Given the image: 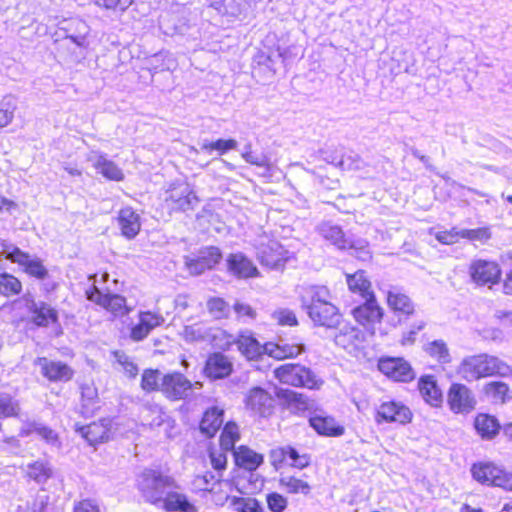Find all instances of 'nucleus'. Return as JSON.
<instances>
[{"instance_id": "a19ab883", "label": "nucleus", "mask_w": 512, "mask_h": 512, "mask_svg": "<svg viewBox=\"0 0 512 512\" xmlns=\"http://www.w3.org/2000/svg\"><path fill=\"white\" fill-rule=\"evenodd\" d=\"M161 504L166 512H197V508L187 497L178 492H168Z\"/></svg>"}, {"instance_id": "58836bf2", "label": "nucleus", "mask_w": 512, "mask_h": 512, "mask_svg": "<svg viewBox=\"0 0 512 512\" xmlns=\"http://www.w3.org/2000/svg\"><path fill=\"white\" fill-rule=\"evenodd\" d=\"M279 485L287 494L309 496L312 492V485L306 475L301 477L296 475L281 476L279 478Z\"/></svg>"}, {"instance_id": "774afa93", "label": "nucleus", "mask_w": 512, "mask_h": 512, "mask_svg": "<svg viewBox=\"0 0 512 512\" xmlns=\"http://www.w3.org/2000/svg\"><path fill=\"white\" fill-rule=\"evenodd\" d=\"M98 6L105 9H126L132 2V0H94Z\"/></svg>"}, {"instance_id": "79ce46f5", "label": "nucleus", "mask_w": 512, "mask_h": 512, "mask_svg": "<svg viewBox=\"0 0 512 512\" xmlns=\"http://www.w3.org/2000/svg\"><path fill=\"white\" fill-rule=\"evenodd\" d=\"M241 439V429L237 422L227 421L219 435V446L223 450L234 451L236 443Z\"/></svg>"}, {"instance_id": "dca6fc26", "label": "nucleus", "mask_w": 512, "mask_h": 512, "mask_svg": "<svg viewBox=\"0 0 512 512\" xmlns=\"http://www.w3.org/2000/svg\"><path fill=\"white\" fill-rule=\"evenodd\" d=\"M446 403L453 414H468L475 410L477 400L466 384L452 382L446 392Z\"/></svg>"}, {"instance_id": "39448f33", "label": "nucleus", "mask_w": 512, "mask_h": 512, "mask_svg": "<svg viewBox=\"0 0 512 512\" xmlns=\"http://www.w3.org/2000/svg\"><path fill=\"white\" fill-rule=\"evenodd\" d=\"M472 478L488 487L512 491V472L494 461H478L471 465Z\"/></svg>"}, {"instance_id": "f8f14e48", "label": "nucleus", "mask_w": 512, "mask_h": 512, "mask_svg": "<svg viewBox=\"0 0 512 512\" xmlns=\"http://www.w3.org/2000/svg\"><path fill=\"white\" fill-rule=\"evenodd\" d=\"M269 460L271 466L276 470H282L290 467L297 470H303L312 463V457L308 453H300L292 445L277 446L269 451Z\"/></svg>"}, {"instance_id": "4468645a", "label": "nucleus", "mask_w": 512, "mask_h": 512, "mask_svg": "<svg viewBox=\"0 0 512 512\" xmlns=\"http://www.w3.org/2000/svg\"><path fill=\"white\" fill-rule=\"evenodd\" d=\"M374 420L377 424L407 425L413 420V412L401 401L387 400L376 407Z\"/></svg>"}, {"instance_id": "5701e85b", "label": "nucleus", "mask_w": 512, "mask_h": 512, "mask_svg": "<svg viewBox=\"0 0 512 512\" xmlns=\"http://www.w3.org/2000/svg\"><path fill=\"white\" fill-rule=\"evenodd\" d=\"M233 372L231 359L223 352L210 353L203 366V374L210 380H220L229 377Z\"/></svg>"}, {"instance_id": "5fc2aeb1", "label": "nucleus", "mask_w": 512, "mask_h": 512, "mask_svg": "<svg viewBox=\"0 0 512 512\" xmlns=\"http://www.w3.org/2000/svg\"><path fill=\"white\" fill-rule=\"evenodd\" d=\"M210 6L223 15H234L240 11L241 3L237 0H211Z\"/></svg>"}, {"instance_id": "c85d7f7f", "label": "nucleus", "mask_w": 512, "mask_h": 512, "mask_svg": "<svg viewBox=\"0 0 512 512\" xmlns=\"http://www.w3.org/2000/svg\"><path fill=\"white\" fill-rule=\"evenodd\" d=\"M305 351L301 341L293 343L265 342V354L276 361L295 359Z\"/></svg>"}, {"instance_id": "69168bd1", "label": "nucleus", "mask_w": 512, "mask_h": 512, "mask_svg": "<svg viewBox=\"0 0 512 512\" xmlns=\"http://www.w3.org/2000/svg\"><path fill=\"white\" fill-rule=\"evenodd\" d=\"M72 512H101V509L95 500L85 498L74 503Z\"/></svg>"}, {"instance_id": "7c9ffc66", "label": "nucleus", "mask_w": 512, "mask_h": 512, "mask_svg": "<svg viewBox=\"0 0 512 512\" xmlns=\"http://www.w3.org/2000/svg\"><path fill=\"white\" fill-rule=\"evenodd\" d=\"M345 280L348 290L352 294H356L363 299L370 298L371 295L376 296L372 282L365 270L359 269L353 273H346Z\"/></svg>"}, {"instance_id": "603ef678", "label": "nucleus", "mask_w": 512, "mask_h": 512, "mask_svg": "<svg viewBox=\"0 0 512 512\" xmlns=\"http://www.w3.org/2000/svg\"><path fill=\"white\" fill-rule=\"evenodd\" d=\"M462 239L472 242L484 243L491 238V231L489 227H478L474 229L461 230Z\"/></svg>"}, {"instance_id": "f3484780", "label": "nucleus", "mask_w": 512, "mask_h": 512, "mask_svg": "<svg viewBox=\"0 0 512 512\" xmlns=\"http://www.w3.org/2000/svg\"><path fill=\"white\" fill-rule=\"evenodd\" d=\"M222 252L216 246L201 247L195 256H187L184 259L186 270L192 276H199L216 268L222 260Z\"/></svg>"}, {"instance_id": "2eb2a0df", "label": "nucleus", "mask_w": 512, "mask_h": 512, "mask_svg": "<svg viewBox=\"0 0 512 512\" xmlns=\"http://www.w3.org/2000/svg\"><path fill=\"white\" fill-rule=\"evenodd\" d=\"M226 338L225 347L231 348L236 345L239 353L247 361H259L265 354V343L261 344L255 335L248 330L238 332L236 337L232 334H222Z\"/></svg>"}, {"instance_id": "864d4df0", "label": "nucleus", "mask_w": 512, "mask_h": 512, "mask_svg": "<svg viewBox=\"0 0 512 512\" xmlns=\"http://www.w3.org/2000/svg\"><path fill=\"white\" fill-rule=\"evenodd\" d=\"M220 479H216L215 475L211 472H205L202 475H197L193 479V485L198 492H211L212 485L219 483Z\"/></svg>"}, {"instance_id": "6e6552de", "label": "nucleus", "mask_w": 512, "mask_h": 512, "mask_svg": "<svg viewBox=\"0 0 512 512\" xmlns=\"http://www.w3.org/2000/svg\"><path fill=\"white\" fill-rule=\"evenodd\" d=\"M85 297L113 318H123L132 311L125 296L109 291L103 292L94 284L85 290Z\"/></svg>"}, {"instance_id": "0e129e2a", "label": "nucleus", "mask_w": 512, "mask_h": 512, "mask_svg": "<svg viewBox=\"0 0 512 512\" xmlns=\"http://www.w3.org/2000/svg\"><path fill=\"white\" fill-rule=\"evenodd\" d=\"M322 231L324 237L335 245H342L346 241L342 229L338 226H327L324 227Z\"/></svg>"}, {"instance_id": "20e7f679", "label": "nucleus", "mask_w": 512, "mask_h": 512, "mask_svg": "<svg viewBox=\"0 0 512 512\" xmlns=\"http://www.w3.org/2000/svg\"><path fill=\"white\" fill-rule=\"evenodd\" d=\"M173 476L159 467L145 468L137 478L136 487L146 503L154 506L161 504L166 496V490L176 487Z\"/></svg>"}, {"instance_id": "ea45409f", "label": "nucleus", "mask_w": 512, "mask_h": 512, "mask_svg": "<svg viewBox=\"0 0 512 512\" xmlns=\"http://www.w3.org/2000/svg\"><path fill=\"white\" fill-rule=\"evenodd\" d=\"M205 310L213 321L228 320L231 316V305L221 296L208 297L205 302Z\"/></svg>"}, {"instance_id": "2f4dec72", "label": "nucleus", "mask_w": 512, "mask_h": 512, "mask_svg": "<svg viewBox=\"0 0 512 512\" xmlns=\"http://www.w3.org/2000/svg\"><path fill=\"white\" fill-rule=\"evenodd\" d=\"M473 427L483 440L494 439L501 430V424L496 416L489 413H478L473 419Z\"/></svg>"}, {"instance_id": "13d9d810", "label": "nucleus", "mask_w": 512, "mask_h": 512, "mask_svg": "<svg viewBox=\"0 0 512 512\" xmlns=\"http://www.w3.org/2000/svg\"><path fill=\"white\" fill-rule=\"evenodd\" d=\"M273 319L276 320L280 326H297L298 320L295 313L289 309H279L272 314Z\"/></svg>"}, {"instance_id": "6e6d98bb", "label": "nucleus", "mask_w": 512, "mask_h": 512, "mask_svg": "<svg viewBox=\"0 0 512 512\" xmlns=\"http://www.w3.org/2000/svg\"><path fill=\"white\" fill-rule=\"evenodd\" d=\"M265 499L271 512H284L288 507L287 498L278 492L268 493Z\"/></svg>"}, {"instance_id": "e2e57ef3", "label": "nucleus", "mask_w": 512, "mask_h": 512, "mask_svg": "<svg viewBox=\"0 0 512 512\" xmlns=\"http://www.w3.org/2000/svg\"><path fill=\"white\" fill-rule=\"evenodd\" d=\"M117 363L122 367L128 378H135L138 375V366L124 353H116Z\"/></svg>"}, {"instance_id": "6ab92c4d", "label": "nucleus", "mask_w": 512, "mask_h": 512, "mask_svg": "<svg viewBox=\"0 0 512 512\" xmlns=\"http://www.w3.org/2000/svg\"><path fill=\"white\" fill-rule=\"evenodd\" d=\"M377 366L383 375L395 382L407 383L415 378L411 365L400 357H382Z\"/></svg>"}, {"instance_id": "aec40b11", "label": "nucleus", "mask_w": 512, "mask_h": 512, "mask_svg": "<svg viewBox=\"0 0 512 512\" xmlns=\"http://www.w3.org/2000/svg\"><path fill=\"white\" fill-rule=\"evenodd\" d=\"M275 397L281 408L292 415H302L312 407V401L308 396L290 388H278Z\"/></svg>"}, {"instance_id": "f704fd0d", "label": "nucleus", "mask_w": 512, "mask_h": 512, "mask_svg": "<svg viewBox=\"0 0 512 512\" xmlns=\"http://www.w3.org/2000/svg\"><path fill=\"white\" fill-rule=\"evenodd\" d=\"M234 463L237 467L252 472L258 469L264 461L262 454L257 453L246 445L238 446L232 452Z\"/></svg>"}, {"instance_id": "4c0bfd02", "label": "nucleus", "mask_w": 512, "mask_h": 512, "mask_svg": "<svg viewBox=\"0 0 512 512\" xmlns=\"http://www.w3.org/2000/svg\"><path fill=\"white\" fill-rule=\"evenodd\" d=\"M80 408L84 416H90L100 408L98 390L93 382L80 385Z\"/></svg>"}, {"instance_id": "338daca9", "label": "nucleus", "mask_w": 512, "mask_h": 512, "mask_svg": "<svg viewBox=\"0 0 512 512\" xmlns=\"http://www.w3.org/2000/svg\"><path fill=\"white\" fill-rule=\"evenodd\" d=\"M243 159L250 165L257 167H264L267 171H271L272 165L267 157H257L251 151H246L242 154Z\"/></svg>"}, {"instance_id": "8fccbe9b", "label": "nucleus", "mask_w": 512, "mask_h": 512, "mask_svg": "<svg viewBox=\"0 0 512 512\" xmlns=\"http://www.w3.org/2000/svg\"><path fill=\"white\" fill-rule=\"evenodd\" d=\"M207 452L211 466L216 472L222 473L227 469V453L229 452L228 450H223L221 447L216 448L215 446L211 445L208 447Z\"/></svg>"}, {"instance_id": "1a4fd4ad", "label": "nucleus", "mask_w": 512, "mask_h": 512, "mask_svg": "<svg viewBox=\"0 0 512 512\" xmlns=\"http://www.w3.org/2000/svg\"><path fill=\"white\" fill-rule=\"evenodd\" d=\"M199 202L196 193L188 185L172 184L165 190L162 207L168 214L186 213Z\"/></svg>"}, {"instance_id": "72a5a7b5", "label": "nucleus", "mask_w": 512, "mask_h": 512, "mask_svg": "<svg viewBox=\"0 0 512 512\" xmlns=\"http://www.w3.org/2000/svg\"><path fill=\"white\" fill-rule=\"evenodd\" d=\"M386 302L390 310L400 318H409L416 312L411 298L400 291H388Z\"/></svg>"}, {"instance_id": "7ed1b4c3", "label": "nucleus", "mask_w": 512, "mask_h": 512, "mask_svg": "<svg viewBox=\"0 0 512 512\" xmlns=\"http://www.w3.org/2000/svg\"><path fill=\"white\" fill-rule=\"evenodd\" d=\"M456 372L466 381L510 378L512 377V366L496 355L481 352L463 357Z\"/></svg>"}, {"instance_id": "ddd939ff", "label": "nucleus", "mask_w": 512, "mask_h": 512, "mask_svg": "<svg viewBox=\"0 0 512 512\" xmlns=\"http://www.w3.org/2000/svg\"><path fill=\"white\" fill-rule=\"evenodd\" d=\"M192 390V381L180 371H170L161 377L160 393L170 402L186 400Z\"/></svg>"}, {"instance_id": "09e8293b", "label": "nucleus", "mask_w": 512, "mask_h": 512, "mask_svg": "<svg viewBox=\"0 0 512 512\" xmlns=\"http://www.w3.org/2000/svg\"><path fill=\"white\" fill-rule=\"evenodd\" d=\"M238 143L235 139H217L215 141L204 142L201 145L202 151L210 154L216 151L219 155H224L228 151L236 149Z\"/></svg>"}, {"instance_id": "4be33fe9", "label": "nucleus", "mask_w": 512, "mask_h": 512, "mask_svg": "<svg viewBox=\"0 0 512 512\" xmlns=\"http://www.w3.org/2000/svg\"><path fill=\"white\" fill-rule=\"evenodd\" d=\"M164 322L163 316L156 311H140L137 315V323L130 327L129 336L134 342H140Z\"/></svg>"}, {"instance_id": "9b49d317", "label": "nucleus", "mask_w": 512, "mask_h": 512, "mask_svg": "<svg viewBox=\"0 0 512 512\" xmlns=\"http://www.w3.org/2000/svg\"><path fill=\"white\" fill-rule=\"evenodd\" d=\"M471 281L477 287L492 289L502 282L503 272L500 264L495 260L475 259L468 266Z\"/></svg>"}, {"instance_id": "9d476101", "label": "nucleus", "mask_w": 512, "mask_h": 512, "mask_svg": "<svg viewBox=\"0 0 512 512\" xmlns=\"http://www.w3.org/2000/svg\"><path fill=\"white\" fill-rule=\"evenodd\" d=\"M244 408L253 416L271 418L276 411V400L268 389L256 385L250 387L243 397Z\"/></svg>"}, {"instance_id": "4d7b16f0", "label": "nucleus", "mask_w": 512, "mask_h": 512, "mask_svg": "<svg viewBox=\"0 0 512 512\" xmlns=\"http://www.w3.org/2000/svg\"><path fill=\"white\" fill-rule=\"evenodd\" d=\"M232 310L238 320H254L257 317V311L251 305L239 301L231 305Z\"/></svg>"}, {"instance_id": "393cba45", "label": "nucleus", "mask_w": 512, "mask_h": 512, "mask_svg": "<svg viewBox=\"0 0 512 512\" xmlns=\"http://www.w3.org/2000/svg\"><path fill=\"white\" fill-rule=\"evenodd\" d=\"M289 259V251L277 240H269L259 251L260 263L271 269L284 266Z\"/></svg>"}, {"instance_id": "a18cd8bd", "label": "nucleus", "mask_w": 512, "mask_h": 512, "mask_svg": "<svg viewBox=\"0 0 512 512\" xmlns=\"http://www.w3.org/2000/svg\"><path fill=\"white\" fill-rule=\"evenodd\" d=\"M162 375L158 369H144L140 381L141 389L146 393L160 392Z\"/></svg>"}, {"instance_id": "cd10ccee", "label": "nucleus", "mask_w": 512, "mask_h": 512, "mask_svg": "<svg viewBox=\"0 0 512 512\" xmlns=\"http://www.w3.org/2000/svg\"><path fill=\"white\" fill-rule=\"evenodd\" d=\"M225 410L220 406H210L206 408L198 424L199 431L206 438L215 437L221 427H223Z\"/></svg>"}, {"instance_id": "052dcab7", "label": "nucleus", "mask_w": 512, "mask_h": 512, "mask_svg": "<svg viewBox=\"0 0 512 512\" xmlns=\"http://www.w3.org/2000/svg\"><path fill=\"white\" fill-rule=\"evenodd\" d=\"M435 239L443 245L455 244L462 239L461 230L451 228L450 230L438 231L435 234Z\"/></svg>"}, {"instance_id": "423d86ee", "label": "nucleus", "mask_w": 512, "mask_h": 512, "mask_svg": "<svg viewBox=\"0 0 512 512\" xmlns=\"http://www.w3.org/2000/svg\"><path fill=\"white\" fill-rule=\"evenodd\" d=\"M2 253L6 260L17 264L27 277L37 281L49 278V269L39 257L32 256L13 244H2Z\"/></svg>"}, {"instance_id": "f03ea898", "label": "nucleus", "mask_w": 512, "mask_h": 512, "mask_svg": "<svg viewBox=\"0 0 512 512\" xmlns=\"http://www.w3.org/2000/svg\"><path fill=\"white\" fill-rule=\"evenodd\" d=\"M332 293L326 285H311L301 296L302 307L317 327L337 329L342 321L339 308L331 302Z\"/></svg>"}, {"instance_id": "a878e982", "label": "nucleus", "mask_w": 512, "mask_h": 512, "mask_svg": "<svg viewBox=\"0 0 512 512\" xmlns=\"http://www.w3.org/2000/svg\"><path fill=\"white\" fill-rule=\"evenodd\" d=\"M309 425L314 431L324 437H340L345 434V426L332 415L319 413L309 417Z\"/></svg>"}, {"instance_id": "bf43d9fd", "label": "nucleus", "mask_w": 512, "mask_h": 512, "mask_svg": "<svg viewBox=\"0 0 512 512\" xmlns=\"http://www.w3.org/2000/svg\"><path fill=\"white\" fill-rule=\"evenodd\" d=\"M182 337L186 342H199L205 339V332L199 324L186 325Z\"/></svg>"}, {"instance_id": "b1692460", "label": "nucleus", "mask_w": 512, "mask_h": 512, "mask_svg": "<svg viewBox=\"0 0 512 512\" xmlns=\"http://www.w3.org/2000/svg\"><path fill=\"white\" fill-rule=\"evenodd\" d=\"M424 353L434 362L430 368L436 372H444L447 367H451L453 356L448 344L442 339H436L428 342L424 346Z\"/></svg>"}, {"instance_id": "37998d69", "label": "nucleus", "mask_w": 512, "mask_h": 512, "mask_svg": "<svg viewBox=\"0 0 512 512\" xmlns=\"http://www.w3.org/2000/svg\"><path fill=\"white\" fill-rule=\"evenodd\" d=\"M94 168L99 174L109 181L121 182L125 178L122 169L104 155H100L97 158Z\"/></svg>"}, {"instance_id": "0eeeda50", "label": "nucleus", "mask_w": 512, "mask_h": 512, "mask_svg": "<svg viewBox=\"0 0 512 512\" xmlns=\"http://www.w3.org/2000/svg\"><path fill=\"white\" fill-rule=\"evenodd\" d=\"M273 376L280 383L297 388L317 390L322 385L310 368L299 363L282 364L274 369Z\"/></svg>"}, {"instance_id": "e433bc0d", "label": "nucleus", "mask_w": 512, "mask_h": 512, "mask_svg": "<svg viewBox=\"0 0 512 512\" xmlns=\"http://www.w3.org/2000/svg\"><path fill=\"white\" fill-rule=\"evenodd\" d=\"M482 394L493 404L504 405L512 399V391L508 383L501 380L486 382Z\"/></svg>"}, {"instance_id": "3c124183", "label": "nucleus", "mask_w": 512, "mask_h": 512, "mask_svg": "<svg viewBox=\"0 0 512 512\" xmlns=\"http://www.w3.org/2000/svg\"><path fill=\"white\" fill-rule=\"evenodd\" d=\"M19 415L18 402L11 395L0 393V418H17Z\"/></svg>"}, {"instance_id": "c03bdc74", "label": "nucleus", "mask_w": 512, "mask_h": 512, "mask_svg": "<svg viewBox=\"0 0 512 512\" xmlns=\"http://www.w3.org/2000/svg\"><path fill=\"white\" fill-rule=\"evenodd\" d=\"M24 289L22 281L12 273H0V296L7 298L19 296Z\"/></svg>"}, {"instance_id": "680f3d73", "label": "nucleus", "mask_w": 512, "mask_h": 512, "mask_svg": "<svg viewBox=\"0 0 512 512\" xmlns=\"http://www.w3.org/2000/svg\"><path fill=\"white\" fill-rule=\"evenodd\" d=\"M149 426L151 428H159L161 426H165L167 429L172 430L175 428V420L165 411H163L162 408H159L158 415L150 420Z\"/></svg>"}, {"instance_id": "49530a36", "label": "nucleus", "mask_w": 512, "mask_h": 512, "mask_svg": "<svg viewBox=\"0 0 512 512\" xmlns=\"http://www.w3.org/2000/svg\"><path fill=\"white\" fill-rule=\"evenodd\" d=\"M52 476V470L46 462L34 461L27 465L26 477L37 483H44Z\"/></svg>"}, {"instance_id": "a211bd4d", "label": "nucleus", "mask_w": 512, "mask_h": 512, "mask_svg": "<svg viewBox=\"0 0 512 512\" xmlns=\"http://www.w3.org/2000/svg\"><path fill=\"white\" fill-rule=\"evenodd\" d=\"M35 365L39 367L41 376L50 383H67L75 376L74 369L61 360L38 357Z\"/></svg>"}, {"instance_id": "bb28decb", "label": "nucleus", "mask_w": 512, "mask_h": 512, "mask_svg": "<svg viewBox=\"0 0 512 512\" xmlns=\"http://www.w3.org/2000/svg\"><path fill=\"white\" fill-rule=\"evenodd\" d=\"M227 270L238 279L259 276V270L253 261L243 253H231L226 259Z\"/></svg>"}, {"instance_id": "f257e3e1", "label": "nucleus", "mask_w": 512, "mask_h": 512, "mask_svg": "<svg viewBox=\"0 0 512 512\" xmlns=\"http://www.w3.org/2000/svg\"><path fill=\"white\" fill-rule=\"evenodd\" d=\"M350 315L359 327V330L351 328L349 331L340 332L335 337L337 345L348 349L356 347L357 342L366 336L373 337L376 330L382 325L385 317V310L379 303L377 296H370L363 302L355 305L350 310Z\"/></svg>"}, {"instance_id": "c756f323", "label": "nucleus", "mask_w": 512, "mask_h": 512, "mask_svg": "<svg viewBox=\"0 0 512 512\" xmlns=\"http://www.w3.org/2000/svg\"><path fill=\"white\" fill-rule=\"evenodd\" d=\"M417 389L423 400L430 406L440 408L443 404V392L434 375H422L418 379Z\"/></svg>"}, {"instance_id": "de8ad7c7", "label": "nucleus", "mask_w": 512, "mask_h": 512, "mask_svg": "<svg viewBox=\"0 0 512 512\" xmlns=\"http://www.w3.org/2000/svg\"><path fill=\"white\" fill-rule=\"evenodd\" d=\"M229 499L235 512H265L261 502L256 498L233 496Z\"/></svg>"}, {"instance_id": "473e14b6", "label": "nucleus", "mask_w": 512, "mask_h": 512, "mask_svg": "<svg viewBox=\"0 0 512 512\" xmlns=\"http://www.w3.org/2000/svg\"><path fill=\"white\" fill-rule=\"evenodd\" d=\"M116 219L121 234L126 239H134L139 234L141 230L140 217L132 207L121 208Z\"/></svg>"}, {"instance_id": "412c9836", "label": "nucleus", "mask_w": 512, "mask_h": 512, "mask_svg": "<svg viewBox=\"0 0 512 512\" xmlns=\"http://www.w3.org/2000/svg\"><path fill=\"white\" fill-rule=\"evenodd\" d=\"M75 430L92 446L108 442L113 435L111 421L107 418L92 421L87 425L76 427Z\"/></svg>"}, {"instance_id": "c9c22d12", "label": "nucleus", "mask_w": 512, "mask_h": 512, "mask_svg": "<svg viewBox=\"0 0 512 512\" xmlns=\"http://www.w3.org/2000/svg\"><path fill=\"white\" fill-rule=\"evenodd\" d=\"M30 321L36 327H48L58 323V312L46 302L34 303L30 307Z\"/></svg>"}]
</instances>
